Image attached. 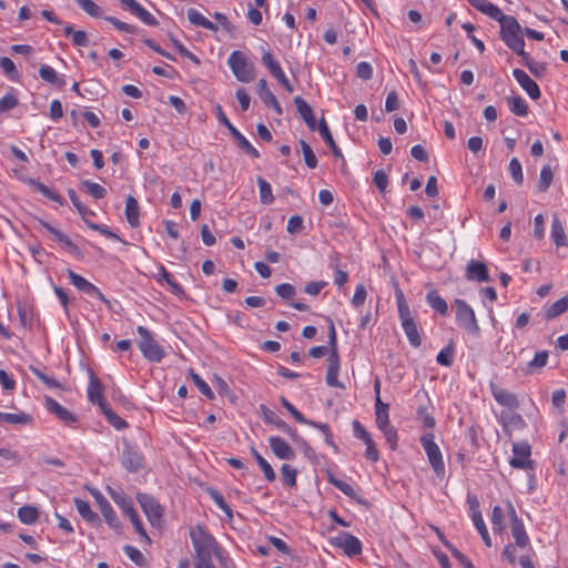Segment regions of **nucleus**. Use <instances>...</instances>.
Segmentation results:
<instances>
[{
  "mask_svg": "<svg viewBox=\"0 0 568 568\" xmlns=\"http://www.w3.org/2000/svg\"><path fill=\"white\" fill-rule=\"evenodd\" d=\"M476 10L486 14L500 24V39L511 50H521L525 47L524 30L514 16L504 14L503 11L488 0H467Z\"/></svg>",
  "mask_w": 568,
  "mask_h": 568,
  "instance_id": "f257e3e1",
  "label": "nucleus"
},
{
  "mask_svg": "<svg viewBox=\"0 0 568 568\" xmlns=\"http://www.w3.org/2000/svg\"><path fill=\"white\" fill-rule=\"evenodd\" d=\"M195 551L196 561L212 560V556H219L222 550L215 538L202 526H196L190 532Z\"/></svg>",
  "mask_w": 568,
  "mask_h": 568,
  "instance_id": "f03ea898",
  "label": "nucleus"
},
{
  "mask_svg": "<svg viewBox=\"0 0 568 568\" xmlns=\"http://www.w3.org/2000/svg\"><path fill=\"white\" fill-rule=\"evenodd\" d=\"M140 335L138 347L145 359L152 363H160L166 355L164 348L155 341L153 334L145 326H138Z\"/></svg>",
  "mask_w": 568,
  "mask_h": 568,
  "instance_id": "7ed1b4c3",
  "label": "nucleus"
},
{
  "mask_svg": "<svg viewBox=\"0 0 568 568\" xmlns=\"http://www.w3.org/2000/svg\"><path fill=\"white\" fill-rule=\"evenodd\" d=\"M227 64L235 78L244 83L254 79V65L241 51H233L227 58Z\"/></svg>",
  "mask_w": 568,
  "mask_h": 568,
  "instance_id": "20e7f679",
  "label": "nucleus"
},
{
  "mask_svg": "<svg viewBox=\"0 0 568 568\" xmlns=\"http://www.w3.org/2000/svg\"><path fill=\"white\" fill-rule=\"evenodd\" d=\"M456 322L460 327L474 336H478L480 328L471 306L464 300H455Z\"/></svg>",
  "mask_w": 568,
  "mask_h": 568,
  "instance_id": "39448f33",
  "label": "nucleus"
},
{
  "mask_svg": "<svg viewBox=\"0 0 568 568\" xmlns=\"http://www.w3.org/2000/svg\"><path fill=\"white\" fill-rule=\"evenodd\" d=\"M420 444L427 455L428 462L438 477L445 475V463L440 448L434 440V434L427 433L420 437Z\"/></svg>",
  "mask_w": 568,
  "mask_h": 568,
  "instance_id": "423d86ee",
  "label": "nucleus"
},
{
  "mask_svg": "<svg viewBox=\"0 0 568 568\" xmlns=\"http://www.w3.org/2000/svg\"><path fill=\"white\" fill-rule=\"evenodd\" d=\"M136 500L145 514L149 523L153 527H160L163 520V508L158 503V500L153 496L144 493H139L136 495Z\"/></svg>",
  "mask_w": 568,
  "mask_h": 568,
  "instance_id": "0eeeda50",
  "label": "nucleus"
},
{
  "mask_svg": "<svg viewBox=\"0 0 568 568\" xmlns=\"http://www.w3.org/2000/svg\"><path fill=\"white\" fill-rule=\"evenodd\" d=\"M67 275L71 284L75 286L80 292L90 296H94L101 302H103L105 305L110 306V301L94 284L90 283L87 278L77 274L72 270H68Z\"/></svg>",
  "mask_w": 568,
  "mask_h": 568,
  "instance_id": "6e6552de",
  "label": "nucleus"
},
{
  "mask_svg": "<svg viewBox=\"0 0 568 568\" xmlns=\"http://www.w3.org/2000/svg\"><path fill=\"white\" fill-rule=\"evenodd\" d=\"M121 463L129 473H138L143 467V455L139 448L125 442Z\"/></svg>",
  "mask_w": 568,
  "mask_h": 568,
  "instance_id": "1a4fd4ad",
  "label": "nucleus"
},
{
  "mask_svg": "<svg viewBox=\"0 0 568 568\" xmlns=\"http://www.w3.org/2000/svg\"><path fill=\"white\" fill-rule=\"evenodd\" d=\"M514 457L509 460L513 468L528 469L531 468L532 462L529 459L531 448L527 442L513 444Z\"/></svg>",
  "mask_w": 568,
  "mask_h": 568,
  "instance_id": "9d476101",
  "label": "nucleus"
},
{
  "mask_svg": "<svg viewBox=\"0 0 568 568\" xmlns=\"http://www.w3.org/2000/svg\"><path fill=\"white\" fill-rule=\"evenodd\" d=\"M333 544L341 548L348 557H355L362 554V541L349 532H341L333 540Z\"/></svg>",
  "mask_w": 568,
  "mask_h": 568,
  "instance_id": "9b49d317",
  "label": "nucleus"
},
{
  "mask_svg": "<svg viewBox=\"0 0 568 568\" xmlns=\"http://www.w3.org/2000/svg\"><path fill=\"white\" fill-rule=\"evenodd\" d=\"M40 225L45 229L48 232H50L54 240L70 254L73 256L80 257L81 251L77 244H74L71 239L64 234L62 231L58 230L57 227L52 226L49 222L44 220H39Z\"/></svg>",
  "mask_w": 568,
  "mask_h": 568,
  "instance_id": "f8f14e48",
  "label": "nucleus"
},
{
  "mask_svg": "<svg viewBox=\"0 0 568 568\" xmlns=\"http://www.w3.org/2000/svg\"><path fill=\"white\" fill-rule=\"evenodd\" d=\"M40 225L45 229L48 232H50L54 240L70 254L73 256L80 257L81 251L77 244H74L71 239L64 234L62 231L58 230L57 227L52 226L49 222L44 220H39Z\"/></svg>",
  "mask_w": 568,
  "mask_h": 568,
  "instance_id": "ddd939ff",
  "label": "nucleus"
},
{
  "mask_svg": "<svg viewBox=\"0 0 568 568\" xmlns=\"http://www.w3.org/2000/svg\"><path fill=\"white\" fill-rule=\"evenodd\" d=\"M40 225L45 229L48 232H50L54 240L70 254L73 256L80 257L81 251L77 244H74L71 239L64 234L62 231L58 230L57 227L52 226L49 222L44 220H39Z\"/></svg>",
  "mask_w": 568,
  "mask_h": 568,
  "instance_id": "4468645a",
  "label": "nucleus"
},
{
  "mask_svg": "<svg viewBox=\"0 0 568 568\" xmlns=\"http://www.w3.org/2000/svg\"><path fill=\"white\" fill-rule=\"evenodd\" d=\"M509 513L511 517L510 530L511 536L515 539V545L519 548L529 546L530 539L526 532L525 526L521 519L518 518L516 510L511 504H509Z\"/></svg>",
  "mask_w": 568,
  "mask_h": 568,
  "instance_id": "2eb2a0df",
  "label": "nucleus"
},
{
  "mask_svg": "<svg viewBox=\"0 0 568 568\" xmlns=\"http://www.w3.org/2000/svg\"><path fill=\"white\" fill-rule=\"evenodd\" d=\"M400 320L402 327L405 332V335L407 336V339L409 344L413 347H419L422 344V338L417 328V324L415 320L412 316V313H405L402 315H398Z\"/></svg>",
  "mask_w": 568,
  "mask_h": 568,
  "instance_id": "dca6fc26",
  "label": "nucleus"
},
{
  "mask_svg": "<svg viewBox=\"0 0 568 568\" xmlns=\"http://www.w3.org/2000/svg\"><path fill=\"white\" fill-rule=\"evenodd\" d=\"M513 75L518 84L523 88V90H525L532 100L540 98V90L538 84L524 70L514 69Z\"/></svg>",
  "mask_w": 568,
  "mask_h": 568,
  "instance_id": "f3484780",
  "label": "nucleus"
},
{
  "mask_svg": "<svg viewBox=\"0 0 568 568\" xmlns=\"http://www.w3.org/2000/svg\"><path fill=\"white\" fill-rule=\"evenodd\" d=\"M120 3L129 9L131 13L138 17L146 26H158V20L145 8H143L136 0H119Z\"/></svg>",
  "mask_w": 568,
  "mask_h": 568,
  "instance_id": "a211bd4d",
  "label": "nucleus"
},
{
  "mask_svg": "<svg viewBox=\"0 0 568 568\" xmlns=\"http://www.w3.org/2000/svg\"><path fill=\"white\" fill-rule=\"evenodd\" d=\"M336 343H337L336 329H335L333 321L329 320L328 344L332 348V352L327 358V372H332V373H338L339 367H341L339 356H338L337 349H336Z\"/></svg>",
  "mask_w": 568,
  "mask_h": 568,
  "instance_id": "6ab92c4d",
  "label": "nucleus"
},
{
  "mask_svg": "<svg viewBox=\"0 0 568 568\" xmlns=\"http://www.w3.org/2000/svg\"><path fill=\"white\" fill-rule=\"evenodd\" d=\"M490 390L493 397L499 405L505 406L507 408H517L519 406L517 396L514 393L503 387H499L496 384H490Z\"/></svg>",
  "mask_w": 568,
  "mask_h": 568,
  "instance_id": "aec40b11",
  "label": "nucleus"
},
{
  "mask_svg": "<svg viewBox=\"0 0 568 568\" xmlns=\"http://www.w3.org/2000/svg\"><path fill=\"white\" fill-rule=\"evenodd\" d=\"M466 278L479 283L490 280L488 268L483 262L470 260L466 266Z\"/></svg>",
  "mask_w": 568,
  "mask_h": 568,
  "instance_id": "412c9836",
  "label": "nucleus"
},
{
  "mask_svg": "<svg viewBox=\"0 0 568 568\" xmlns=\"http://www.w3.org/2000/svg\"><path fill=\"white\" fill-rule=\"evenodd\" d=\"M326 478L329 484H332L334 487H336L351 499L355 500L361 505H367V501L363 499L348 483L336 478L331 470L326 471Z\"/></svg>",
  "mask_w": 568,
  "mask_h": 568,
  "instance_id": "4be33fe9",
  "label": "nucleus"
},
{
  "mask_svg": "<svg viewBox=\"0 0 568 568\" xmlns=\"http://www.w3.org/2000/svg\"><path fill=\"white\" fill-rule=\"evenodd\" d=\"M469 503H470V508H471L473 523H474L475 527L477 528L479 535L481 536L484 544L487 547H491V539L489 537V534H488L487 527L485 525V521L483 519L481 513L478 508V501L476 500V498H474V500H469Z\"/></svg>",
  "mask_w": 568,
  "mask_h": 568,
  "instance_id": "5701e85b",
  "label": "nucleus"
},
{
  "mask_svg": "<svg viewBox=\"0 0 568 568\" xmlns=\"http://www.w3.org/2000/svg\"><path fill=\"white\" fill-rule=\"evenodd\" d=\"M268 444L276 457L280 459L292 460L295 458V453L292 447L281 437L271 436Z\"/></svg>",
  "mask_w": 568,
  "mask_h": 568,
  "instance_id": "b1692460",
  "label": "nucleus"
},
{
  "mask_svg": "<svg viewBox=\"0 0 568 568\" xmlns=\"http://www.w3.org/2000/svg\"><path fill=\"white\" fill-rule=\"evenodd\" d=\"M45 407L50 413L54 414L60 420L68 425L77 422V417L73 413L68 410L51 397H45Z\"/></svg>",
  "mask_w": 568,
  "mask_h": 568,
  "instance_id": "393cba45",
  "label": "nucleus"
},
{
  "mask_svg": "<svg viewBox=\"0 0 568 568\" xmlns=\"http://www.w3.org/2000/svg\"><path fill=\"white\" fill-rule=\"evenodd\" d=\"M294 104L298 114L305 121L310 130L315 131L318 125H316L315 114L311 105L302 97L298 95L294 98Z\"/></svg>",
  "mask_w": 568,
  "mask_h": 568,
  "instance_id": "a878e982",
  "label": "nucleus"
},
{
  "mask_svg": "<svg viewBox=\"0 0 568 568\" xmlns=\"http://www.w3.org/2000/svg\"><path fill=\"white\" fill-rule=\"evenodd\" d=\"M88 398L92 404H97L100 407V409L108 405L103 397L102 384L93 373L90 374L88 385Z\"/></svg>",
  "mask_w": 568,
  "mask_h": 568,
  "instance_id": "bb28decb",
  "label": "nucleus"
},
{
  "mask_svg": "<svg viewBox=\"0 0 568 568\" xmlns=\"http://www.w3.org/2000/svg\"><path fill=\"white\" fill-rule=\"evenodd\" d=\"M257 93L260 99L270 108H272L276 114H282V108L276 99V97L273 94V92L268 89L267 82L264 79H260L257 82Z\"/></svg>",
  "mask_w": 568,
  "mask_h": 568,
  "instance_id": "cd10ccee",
  "label": "nucleus"
},
{
  "mask_svg": "<svg viewBox=\"0 0 568 568\" xmlns=\"http://www.w3.org/2000/svg\"><path fill=\"white\" fill-rule=\"evenodd\" d=\"M40 78L57 88H63L67 84L65 77L63 74H59L52 67L48 64H42L39 69Z\"/></svg>",
  "mask_w": 568,
  "mask_h": 568,
  "instance_id": "c85d7f7f",
  "label": "nucleus"
},
{
  "mask_svg": "<svg viewBox=\"0 0 568 568\" xmlns=\"http://www.w3.org/2000/svg\"><path fill=\"white\" fill-rule=\"evenodd\" d=\"M74 505L79 513V515L89 524L93 526H99L101 524V519L99 515L91 509L90 504L87 500L81 498H74Z\"/></svg>",
  "mask_w": 568,
  "mask_h": 568,
  "instance_id": "c756f323",
  "label": "nucleus"
},
{
  "mask_svg": "<svg viewBox=\"0 0 568 568\" xmlns=\"http://www.w3.org/2000/svg\"><path fill=\"white\" fill-rule=\"evenodd\" d=\"M158 268V282H165L174 295L182 296L184 294V288L182 287V285L173 277L171 273L166 271V268L162 264H160Z\"/></svg>",
  "mask_w": 568,
  "mask_h": 568,
  "instance_id": "7c9ffc66",
  "label": "nucleus"
},
{
  "mask_svg": "<svg viewBox=\"0 0 568 568\" xmlns=\"http://www.w3.org/2000/svg\"><path fill=\"white\" fill-rule=\"evenodd\" d=\"M140 206L139 202L132 195H129L125 201V217L128 223L132 227H136L140 224L139 220Z\"/></svg>",
  "mask_w": 568,
  "mask_h": 568,
  "instance_id": "2f4dec72",
  "label": "nucleus"
},
{
  "mask_svg": "<svg viewBox=\"0 0 568 568\" xmlns=\"http://www.w3.org/2000/svg\"><path fill=\"white\" fill-rule=\"evenodd\" d=\"M29 185L37 192L41 193L43 196L57 202L58 204H60V205L65 204V200L60 194H58L55 191L51 190L50 187H48L40 181L30 179Z\"/></svg>",
  "mask_w": 568,
  "mask_h": 568,
  "instance_id": "473e14b6",
  "label": "nucleus"
},
{
  "mask_svg": "<svg viewBox=\"0 0 568 568\" xmlns=\"http://www.w3.org/2000/svg\"><path fill=\"white\" fill-rule=\"evenodd\" d=\"M323 140L328 144L329 149L332 150L333 154L336 158H343L342 150L336 145L333 135L327 126V123L324 118L320 120L318 128H317Z\"/></svg>",
  "mask_w": 568,
  "mask_h": 568,
  "instance_id": "72a5a7b5",
  "label": "nucleus"
},
{
  "mask_svg": "<svg viewBox=\"0 0 568 568\" xmlns=\"http://www.w3.org/2000/svg\"><path fill=\"white\" fill-rule=\"evenodd\" d=\"M187 19L189 21L196 26L201 27L203 29L210 30V31H217V26L206 19L201 12H199L196 9H189L187 10Z\"/></svg>",
  "mask_w": 568,
  "mask_h": 568,
  "instance_id": "f704fd0d",
  "label": "nucleus"
},
{
  "mask_svg": "<svg viewBox=\"0 0 568 568\" xmlns=\"http://www.w3.org/2000/svg\"><path fill=\"white\" fill-rule=\"evenodd\" d=\"M106 491L112 500L122 509L123 514L128 513V509L133 508L132 501L122 489H114L108 486Z\"/></svg>",
  "mask_w": 568,
  "mask_h": 568,
  "instance_id": "c9c22d12",
  "label": "nucleus"
},
{
  "mask_svg": "<svg viewBox=\"0 0 568 568\" xmlns=\"http://www.w3.org/2000/svg\"><path fill=\"white\" fill-rule=\"evenodd\" d=\"M231 135L236 140L240 148L245 151L247 154H250L252 158L257 159L260 158V152L251 144V142L235 128H231L230 130Z\"/></svg>",
  "mask_w": 568,
  "mask_h": 568,
  "instance_id": "e433bc0d",
  "label": "nucleus"
},
{
  "mask_svg": "<svg viewBox=\"0 0 568 568\" xmlns=\"http://www.w3.org/2000/svg\"><path fill=\"white\" fill-rule=\"evenodd\" d=\"M99 510L101 511L105 523L110 528H112L115 531H119L121 529L122 525L109 501L99 507Z\"/></svg>",
  "mask_w": 568,
  "mask_h": 568,
  "instance_id": "4c0bfd02",
  "label": "nucleus"
},
{
  "mask_svg": "<svg viewBox=\"0 0 568 568\" xmlns=\"http://www.w3.org/2000/svg\"><path fill=\"white\" fill-rule=\"evenodd\" d=\"M428 305L440 315H446L448 312V305L446 301L438 294L436 290L430 291L426 295Z\"/></svg>",
  "mask_w": 568,
  "mask_h": 568,
  "instance_id": "58836bf2",
  "label": "nucleus"
},
{
  "mask_svg": "<svg viewBox=\"0 0 568 568\" xmlns=\"http://www.w3.org/2000/svg\"><path fill=\"white\" fill-rule=\"evenodd\" d=\"M264 423L274 425L278 430H285L287 423L283 420L275 412L265 405L260 406Z\"/></svg>",
  "mask_w": 568,
  "mask_h": 568,
  "instance_id": "ea45409f",
  "label": "nucleus"
},
{
  "mask_svg": "<svg viewBox=\"0 0 568 568\" xmlns=\"http://www.w3.org/2000/svg\"><path fill=\"white\" fill-rule=\"evenodd\" d=\"M568 311V294L545 310L546 320H552Z\"/></svg>",
  "mask_w": 568,
  "mask_h": 568,
  "instance_id": "a19ab883",
  "label": "nucleus"
},
{
  "mask_svg": "<svg viewBox=\"0 0 568 568\" xmlns=\"http://www.w3.org/2000/svg\"><path fill=\"white\" fill-rule=\"evenodd\" d=\"M375 416L376 426L378 428L390 424L388 418V405L382 402L381 396H377L375 399Z\"/></svg>",
  "mask_w": 568,
  "mask_h": 568,
  "instance_id": "79ce46f5",
  "label": "nucleus"
},
{
  "mask_svg": "<svg viewBox=\"0 0 568 568\" xmlns=\"http://www.w3.org/2000/svg\"><path fill=\"white\" fill-rule=\"evenodd\" d=\"M550 236L557 246L567 245V236L560 220L555 216L551 221Z\"/></svg>",
  "mask_w": 568,
  "mask_h": 568,
  "instance_id": "37998d69",
  "label": "nucleus"
},
{
  "mask_svg": "<svg viewBox=\"0 0 568 568\" xmlns=\"http://www.w3.org/2000/svg\"><path fill=\"white\" fill-rule=\"evenodd\" d=\"M65 37H71L72 43L78 47H87L89 44L88 36L85 31H74L73 26L67 23L64 26Z\"/></svg>",
  "mask_w": 568,
  "mask_h": 568,
  "instance_id": "c03bdc74",
  "label": "nucleus"
},
{
  "mask_svg": "<svg viewBox=\"0 0 568 568\" xmlns=\"http://www.w3.org/2000/svg\"><path fill=\"white\" fill-rule=\"evenodd\" d=\"M101 412L109 422V424L112 425L115 429L122 430L129 426V424L123 418H121L115 412H113V409L109 405L102 407Z\"/></svg>",
  "mask_w": 568,
  "mask_h": 568,
  "instance_id": "a18cd8bd",
  "label": "nucleus"
},
{
  "mask_svg": "<svg viewBox=\"0 0 568 568\" xmlns=\"http://www.w3.org/2000/svg\"><path fill=\"white\" fill-rule=\"evenodd\" d=\"M18 518L24 525H32L39 518V510L34 506H22L18 509Z\"/></svg>",
  "mask_w": 568,
  "mask_h": 568,
  "instance_id": "49530a36",
  "label": "nucleus"
},
{
  "mask_svg": "<svg viewBox=\"0 0 568 568\" xmlns=\"http://www.w3.org/2000/svg\"><path fill=\"white\" fill-rule=\"evenodd\" d=\"M251 453L254 456L258 466L261 467L266 480L274 481L276 475L270 463L255 448H251Z\"/></svg>",
  "mask_w": 568,
  "mask_h": 568,
  "instance_id": "de8ad7c7",
  "label": "nucleus"
},
{
  "mask_svg": "<svg viewBox=\"0 0 568 568\" xmlns=\"http://www.w3.org/2000/svg\"><path fill=\"white\" fill-rule=\"evenodd\" d=\"M548 363V352L540 351L537 352L534 358L527 364L525 368V374H532L535 371L545 367Z\"/></svg>",
  "mask_w": 568,
  "mask_h": 568,
  "instance_id": "09e8293b",
  "label": "nucleus"
},
{
  "mask_svg": "<svg viewBox=\"0 0 568 568\" xmlns=\"http://www.w3.org/2000/svg\"><path fill=\"white\" fill-rule=\"evenodd\" d=\"M509 110L518 115V116H526L528 114V105L526 101L519 97L514 95L507 99Z\"/></svg>",
  "mask_w": 568,
  "mask_h": 568,
  "instance_id": "8fccbe9b",
  "label": "nucleus"
},
{
  "mask_svg": "<svg viewBox=\"0 0 568 568\" xmlns=\"http://www.w3.org/2000/svg\"><path fill=\"white\" fill-rule=\"evenodd\" d=\"M209 496L214 501V504L224 513V515L229 518H233V510L225 501L223 495L216 489H209Z\"/></svg>",
  "mask_w": 568,
  "mask_h": 568,
  "instance_id": "3c124183",
  "label": "nucleus"
},
{
  "mask_svg": "<svg viewBox=\"0 0 568 568\" xmlns=\"http://www.w3.org/2000/svg\"><path fill=\"white\" fill-rule=\"evenodd\" d=\"M256 181L258 185L260 201L263 204H272L274 202V196L271 184L262 176H258Z\"/></svg>",
  "mask_w": 568,
  "mask_h": 568,
  "instance_id": "603ef678",
  "label": "nucleus"
},
{
  "mask_svg": "<svg viewBox=\"0 0 568 568\" xmlns=\"http://www.w3.org/2000/svg\"><path fill=\"white\" fill-rule=\"evenodd\" d=\"M0 422L12 425H26L31 422V417L26 413H2V415H0Z\"/></svg>",
  "mask_w": 568,
  "mask_h": 568,
  "instance_id": "864d4df0",
  "label": "nucleus"
},
{
  "mask_svg": "<svg viewBox=\"0 0 568 568\" xmlns=\"http://www.w3.org/2000/svg\"><path fill=\"white\" fill-rule=\"evenodd\" d=\"M77 4L90 17L102 18L103 10L92 0H75Z\"/></svg>",
  "mask_w": 568,
  "mask_h": 568,
  "instance_id": "5fc2aeb1",
  "label": "nucleus"
},
{
  "mask_svg": "<svg viewBox=\"0 0 568 568\" xmlns=\"http://www.w3.org/2000/svg\"><path fill=\"white\" fill-rule=\"evenodd\" d=\"M125 516H128V518L130 519L132 526L134 527L136 534H139L140 537L142 538H145L146 540L150 541V538L143 527V524L139 517V514L138 511L135 510V508H130L128 509V513L124 514Z\"/></svg>",
  "mask_w": 568,
  "mask_h": 568,
  "instance_id": "6e6d98bb",
  "label": "nucleus"
},
{
  "mask_svg": "<svg viewBox=\"0 0 568 568\" xmlns=\"http://www.w3.org/2000/svg\"><path fill=\"white\" fill-rule=\"evenodd\" d=\"M455 347L450 343L444 347L436 356V362L445 367L452 366L454 362Z\"/></svg>",
  "mask_w": 568,
  "mask_h": 568,
  "instance_id": "4d7b16f0",
  "label": "nucleus"
},
{
  "mask_svg": "<svg viewBox=\"0 0 568 568\" xmlns=\"http://www.w3.org/2000/svg\"><path fill=\"white\" fill-rule=\"evenodd\" d=\"M554 180V172L550 168V165H544L540 171L539 182H538V189L541 192H546L549 186L551 185Z\"/></svg>",
  "mask_w": 568,
  "mask_h": 568,
  "instance_id": "13d9d810",
  "label": "nucleus"
},
{
  "mask_svg": "<svg viewBox=\"0 0 568 568\" xmlns=\"http://www.w3.org/2000/svg\"><path fill=\"white\" fill-rule=\"evenodd\" d=\"M190 374H191L193 383L195 384V386L197 387L200 393L202 395H204L206 398L213 399L214 398V393L212 392V389L209 386V384L199 374H196L194 371H191Z\"/></svg>",
  "mask_w": 568,
  "mask_h": 568,
  "instance_id": "bf43d9fd",
  "label": "nucleus"
},
{
  "mask_svg": "<svg viewBox=\"0 0 568 568\" xmlns=\"http://www.w3.org/2000/svg\"><path fill=\"white\" fill-rule=\"evenodd\" d=\"M85 191L95 200L103 199L106 195V190L99 183L85 180L82 182Z\"/></svg>",
  "mask_w": 568,
  "mask_h": 568,
  "instance_id": "052dcab7",
  "label": "nucleus"
},
{
  "mask_svg": "<svg viewBox=\"0 0 568 568\" xmlns=\"http://www.w3.org/2000/svg\"><path fill=\"white\" fill-rule=\"evenodd\" d=\"M509 173L517 185H521L524 182V174L521 163L517 158H513L508 165Z\"/></svg>",
  "mask_w": 568,
  "mask_h": 568,
  "instance_id": "680f3d73",
  "label": "nucleus"
},
{
  "mask_svg": "<svg viewBox=\"0 0 568 568\" xmlns=\"http://www.w3.org/2000/svg\"><path fill=\"white\" fill-rule=\"evenodd\" d=\"M300 145H301V149H302V152H303V156H304V161H305V164L310 168V169H315L317 166V158L316 155L314 154L312 148L310 146V144L304 141V140H301L300 141Z\"/></svg>",
  "mask_w": 568,
  "mask_h": 568,
  "instance_id": "e2e57ef3",
  "label": "nucleus"
},
{
  "mask_svg": "<svg viewBox=\"0 0 568 568\" xmlns=\"http://www.w3.org/2000/svg\"><path fill=\"white\" fill-rule=\"evenodd\" d=\"M379 430L384 434L385 439H386L387 444L389 445V447L393 450H395L397 448V440H398L397 429L392 424H389L387 426L379 427Z\"/></svg>",
  "mask_w": 568,
  "mask_h": 568,
  "instance_id": "0e129e2a",
  "label": "nucleus"
},
{
  "mask_svg": "<svg viewBox=\"0 0 568 568\" xmlns=\"http://www.w3.org/2000/svg\"><path fill=\"white\" fill-rule=\"evenodd\" d=\"M123 551L135 565L140 567L145 566L144 555L134 546L126 545L123 547Z\"/></svg>",
  "mask_w": 568,
  "mask_h": 568,
  "instance_id": "69168bd1",
  "label": "nucleus"
},
{
  "mask_svg": "<svg viewBox=\"0 0 568 568\" xmlns=\"http://www.w3.org/2000/svg\"><path fill=\"white\" fill-rule=\"evenodd\" d=\"M281 474L283 481L288 487H295L296 486V475L297 471L295 468H293L288 464H284L281 468Z\"/></svg>",
  "mask_w": 568,
  "mask_h": 568,
  "instance_id": "338daca9",
  "label": "nucleus"
},
{
  "mask_svg": "<svg viewBox=\"0 0 568 568\" xmlns=\"http://www.w3.org/2000/svg\"><path fill=\"white\" fill-rule=\"evenodd\" d=\"M270 72L285 88V90L287 92L294 91V88L290 83V81H288L285 72L283 71L282 67L280 65V63L275 68H273Z\"/></svg>",
  "mask_w": 568,
  "mask_h": 568,
  "instance_id": "774afa93",
  "label": "nucleus"
}]
</instances>
